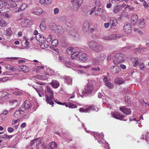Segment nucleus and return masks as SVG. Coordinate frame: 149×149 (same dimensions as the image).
<instances>
[{"instance_id": "1", "label": "nucleus", "mask_w": 149, "mask_h": 149, "mask_svg": "<svg viewBox=\"0 0 149 149\" xmlns=\"http://www.w3.org/2000/svg\"><path fill=\"white\" fill-rule=\"evenodd\" d=\"M45 98L46 102L50 105L54 104L52 99L53 97V91L51 89L49 86H47L45 90Z\"/></svg>"}, {"instance_id": "2", "label": "nucleus", "mask_w": 149, "mask_h": 149, "mask_svg": "<svg viewBox=\"0 0 149 149\" xmlns=\"http://www.w3.org/2000/svg\"><path fill=\"white\" fill-rule=\"evenodd\" d=\"M88 45L92 50L97 53L103 51L104 50V48L102 45L95 41L89 42Z\"/></svg>"}, {"instance_id": "3", "label": "nucleus", "mask_w": 149, "mask_h": 149, "mask_svg": "<svg viewBox=\"0 0 149 149\" xmlns=\"http://www.w3.org/2000/svg\"><path fill=\"white\" fill-rule=\"evenodd\" d=\"M124 55L121 53H118L116 54L113 60V63L115 65L118 64L124 61Z\"/></svg>"}, {"instance_id": "4", "label": "nucleus", "mask_w": 149, "mask_h": 149, "mask_svg": "<svg viewBox=\"0 0 149 149\" xmlns=\"http://www.w3.org/2000/svg\"><path fill=\"white\" fill-rule=\"evenodd\" d=\"M73 3V9L75 10H77L81 6L82 2V0H71Z\"/></svg>"}, {"instance_id": "5", "label": "nucleus", "mask_w": 149, "mask_h": 149, "mask_svg": "<svg viewBox=\"0 0 149 149\" xmlns=\"http://www.w3.org/2000/svg\"><path fill=\"white\" fill-rule=\"evenodd\" d=\"M92 86L89 84H88L84 88V90L82 92V95L91 93L93 90Z\"/></svg>"}, {"instance_id": "6", "label": "nucleus", "mask_w": 149, "mask_h": 149, "mask_svg": "<svg viewBox=\"0 0 149 149\" xmlns=\"http://www.w3.org/2000/svg\"><path fill=\"white\" fill-rule=\"evenodd\" d=\"M32 12L33 14L39 15L42 13L43 10L40 7H35L32 10Z\"/></svg>"}, {"instance_id": "7", "label": "nucleus", "mask_w": 149, "mask_h": 149, "mask_svg": "<svg viewBox=\"0 0 149 149\" xmlns=\"http://www.w3.org/2000/svg\"><path fill=\"white\" fill-rule=\"evenodd\" d=\"M36 91L38 93V95L40 97H42L44 96L43 93V89L42 86H39L38 87H33Z\"/></svg>"}, {"instance_id": "8", "label": "nucleus", "mask_w": 149, "mask_h": 149, "mask_svg": "<svg viewBox=\"0 0 149 149\" xmlns=\"http://www.w3.org/2000/svg\"><path fill=\"white\" fill-rule=\"evenodd\" d=\"M120 109L123 112L127 115H129L131 113L130 109L127 108L126 106L120 107Z\"/></svg>"}, {"instance_id": "9", "label": "nucleus", "mask_w": 149, "mask_h": 149, "mask_svg": "<svg viewBox=\"0 0 149 149\" xmlns=\"http://www.w3.org/2000/svg\"><path fill=\"white\" fill-rule=\"evenodd\" d=\"M111 70L113 73L117 74L120 72L121 69L119 66L116 65L111 67Z\"/></svg>"}, {"instance_id": "10", "label": "nucleus", "mask_w": 149, "mask_h": 149, "mask_svg": "<svg viewBox=\"0 0 149 149\" xmlns=\"http://www.w3.org/2000/svg\"><path fill=\"white\" fill-rule=\"evenodd\" d=\"M111 114L112 116L117 119L121 120L124 117V116L120 115L119 113L116 112H112Z\"/></svg>"}, {"instance_id": "11", "label": "nucleus", "mask_w": 149, "mask_h": 149, "mask_svg": "<svg viewBox=\"0 0 149 149\" xmlns=\"http://www.w3.org/2000/svg\"><path fill=\"white\" fill-rule=\"evenodd\" d=\"M104 12V10L103 9L98 8L95 10V14L97 16H101V17L102 18L103 17H104V16H102Z\"/></svg>"}, {"instance_id": "12", "label": "nucleus", "mask_w": 149, "mask_h": 149, "mask_svg": "<svg viewBox=\"0 0 149 149\" xmlns=\"http://www.w3.org/2000/svg\"><path fill=\"white\" fill-rule=\"evenodd\" d=\"M130 26V24L129 23H127L123 26V28L124 31L127 33H129L131 32V27Z\"/></svg>"}, {"instance_id": "13", "label": "nucleus", "mask_w": 149, "mask_h": 149, "mask_svg": "<svg viewBox=\"0 0 149 149\" xmlns=\"http://www.w3.org/2000/svg\"><path fill=\"white\" fill-rule=\"evenodd\" d=\"M24 113V111L21 110H19L15 112L13 116L15 118H18L19 117L21 116Z\"/></svg>"}, {"instance_id": "14", "label": "nucleus", "mask_w": 149, "mask_h": 149, "mask_svg": "<svg viewBox=\"0 0 149 149\" xmlns=\"http://www.w3.org/2000/svg\"><path fill=\"white\" fill-rule=\"evenodd\" d=\"M138 17L137 15L134 14L131 17L132 24L133 25L135 24L138 20Z\"/></svg>"}, {"instance_id": "15", "label": "nucleus", "mask_w": 149, "mask_h": 149, "mask_svg": "<svg viewBox=\"0 0 149 149\" xmlns=\"http://www.w3.org/2000/svg\"><path fill=\"white\" fill-rule=\"evenodd\" d=\"M88 58L87 55L85 53L82 54L80 55L79 56V59L83 61H86Z\"/></svg>"}, {"instance_id": "16", "label": "nucleus", "mask_w": 149, "mask_h": 149, "mask_svg": "<svg viewBox=\"0 0 149 149\" xmlns=\"http://www.w3.org/2000/svg\"><path fill=\"white\" fill-rule=\"evenodd\" d=\"M27 5L26 4L23 3L21 5L20 8H17L15 9V12H17L20 10H23L25 9Z\"/></svg>"}, {"instance_id": "17", "label": "nucleus", "mask_w": 149, "mask_h": 149, "mask_svg": "<svg viewBox=\"0 0 149 149\" xmlns=\"http://www.w3.org/2000/svg\"><path fill=\"white\" fill-rule=\"evenodd\" d=\"M96 57L100 61H102L105 59V56L104 53H102L97 54Z\"/></svg>"}, {"instance_id": "18", "label": "nucleus", "mask_w": 149, "mask_h": 149, "mask_svg": "<svg viewBox=\"0 0 149 149\" xmlns=\"http://www.w3.org/2000/svg\"><path fill=\"white\" fill-rule=\"evenodd\" d=\"M52 86L54 88H57L59 86V83L57 81L55 80H53L51 83Z\"/></svg>"}, {"instance_id": "19", "label": "nucleus", "mask_w": 149, "mask_h": 149, "mask_svg": "<svg viewBox=\"0 0 149 149\" xmlns=\"http://www.w3.org/2000/svg\"><path fill=\"white\" fill-rule=\"evenodd\" d=\"M144 21V19L143 18L140 19L139 24V26L140 28H143L145 26V22Z\"/></svg>"}, {"instance_id": "20", "label": "nucleus", "mask_w": 149, "mask_h": 149, "mask_svg": "<svg viewBox=\"0 0 149 149\" xmlns=\"http://www.w3.org/2000/svg\"><path fill=\"white\" fill-rule=\"evenodd\" d=\"M89 24L87 22H85L83 25V29L86 31H88L89 29Z\"/></svg>"}, {"instance_id": "21", "label": "nucleus", "mask_w": 149, "mask_h": 149, "mask_svg": "<svg viewBox=\"0 0 149 149\" xmlns=\"http://www.w3.org/2000/svg\"><path fill=\"white\" fill-rule=\"evenodd\" d=\"M20 69L22 70L24 72H28L29 71L30 69L26 65H22L20 67Z\"/></svg>"}, {"instance_id": "22", "label": "nucleus", "mask_w": 149, "mask_h": 149, "mask_svg": "<svg viewBox=\"0 0 149 149\" xmlns=\"http://www.w3.org/2000/svg\"><path fill=\"white\" fill-rule=\"evenodd\" d=\"M75 49L72 47H69L66 50L67 53L69 55H72L74 52Z\"/></svg>"}, {"instance_id": "23", "label": "nucleus", "mask_w": 149, "mask_h": 149, "mask_svg": "<svg viewBox=\"0 0 149 149\" xmlns=\"http://www.w3.org/2000/svg\"><path fill=\"white\" fill-rule=\"evenodd\" d=\"M110 35L111 37V40H115L122 37L121 35L120 36V35L117 34H111Z\"/></svg>"}, {"instance_id": "24", "label": "nucleus", "mask_w": 149, "mask_h": 149, "mask_svg": "<svg viewBox=\"0 0 149 149\" xmlns=\"http://www.w3.org/2000/svg\"><path fill=\"white\" fill-rule=\"evenodd\" d=\"M110 23L112 26H116L117 24V21L115 18H113L110 19Z\"/></svg>"}, {"instance_id": "25", "label": "nucleus", "mask_w": 149, "mask_h": 149, "mask_svg": "<svg viewBox=\"0 0 149 149\" xmlns=\"http://www.w3.org/2000/svg\"><path fill=\"white\" fill-rule=\"evenodd\" d=\"M53 29L55 31V32L58 33L60 32L62 29V27L61 26H56L55 27H54Z\"/></svg>"}, {"instance_id": "26", "label": "nucleus", "mask_w": 149, "mask_h": 149, "mask_svg": "<svg viewBox=\"0 0 149 149\" xmlns=\"http://www.w3.org/2000/svg\"><path fill=\"white\" fill-rule=\"evenodd\" d=\"M49 145H50L49 148L52 149H54V148H56L57 147V145L56 143L54 141L50 143Z\"/></svg>"}, {"instance_id": "27", "label": "nucleus", "mask_w": 149, "mask_h": 149, "mask_svg": "<svg viewBox=\"0 0 149 149\" xmlns=\"http://www.w3.org/2000/svg\"><path fill=\"white\" fill-rule=\"evenodd\" d=\"M68 85H70L72 83V79L69 77H66L65 78V81Z\"/></svg>"}, {"instance_id": "28", "label": "nucleus", "mask_w": 149, "mask_h": 149, "mask_svg": "<svg viewBox=\"0 0 149 149\" xmlns=\"http://www.w3.org/2000/svg\"><path fill=\"white\" fill-rule=\"evenodd\" d=\"M24 105L25 108L28 109L31 106V104L29 101L26 100L24 102Z\"/></svg>"}, {"instance_id": "29", "label": "nucleus", "mask_w": 149, "mask_h": 149, "mask_svg": "<svg viewBox=\"0 0 149 149\" xmlns=\"http://www.w3.org/2000/svg\"><path fill=\"white\" fill-rule=\"evenodd\" d=\"M0 94H2L3 95H1L2 97H3L2 100H5V99L7 100L9 98L8 96L9 95H7L6 94V93L5 92H3V93H0Z\"/></svg>"}, {"instance_id": "30", "label": "nucleus", "mask_w": 149, "mask_h": 149, "mask_svg": "<svg viewBox=\"0 0 149 149\" xmlns=\"http://www.w3.org/2000/svg\"><path fill=\"white\" fill-rule=\"evenodd\" d=\"M79 54V52H77L74 50V53L71 55V58L72 59H74Z\"/></svg>"}, {"instance_id": "31", "label": "nucleus", "mask_w": 149, "mask_h": 149, "mask_svg": "<svg viewBox=\"0 0 149 149\" xmlns=\"http://www.w3.org/2000/svg\"><path fill=\"white\" fill-rule=\"evenodd\" d=\"M66 24L68 27H70L73 25V22L72 20H68L66 21Z\"/></svg>"}, {"instance_id": "32", "label": "nucleus", "mask_w": 149, "mask_h": 149, "mask_svg": "<svg viewBox=\"0 0 149 149\" xmlns=\"http://www.w3.org/2000/svg\"><path fill=\"white\" fill-rule=\"evenodd\" d=\"M40 27L41 31H44L45 29V23L43 22L41 23L40 25Z\"/></svg>"}, {"instance_id": "33", "label": "nucleus", "mask_w": 149, "mask_h": 149, "mask_svg": "<svg viewBox=\"0 0 149 149\" xmlns=\"http://www.w3.org/2000/svg\"><path fill=\"white\" fill-rule=\"evenodd\" d=\"M120 10V8L119 7V5H116L114 7L113 12L115 13H118Z\"/></svg>"}, {"instance_id": "34", "label": "nucleus", "mask_w": 149, "mask_h": 149, "mask_svg": "<svg viewBox=\"0 0 149 149\" xmlns=\"http://www.w3.org/2000/svg\"><path fill=\"white\" fill-rule=\"evenodd\" d=\"M58 44V41L57 39L53 40L52 42V44L53 46H57Z\"/></svg>"}, {"instance_id": "35", "label": "nucleus", "mask_w": 149, "mask_h": 149, "mask_svg": "<svg viewBox=\"0 0 149 149\" xmlns=\"http://www.w3.org/2000/svg\"><path fill=\"white\" fill-rule=\"evenodd\" d=\"M7 25L6 22L4 20H0V26L5 27Z\"/></svg>"}, {"instance_id": "36", "label": "nucleus", "mask_w": 149, "mask_h": 149, "mask_svg": "<svg viewBox=\"0 0 149 149\" xmlns=\"http://www.w3.org/2000/svg\"><path fill=\"white\" fill-rule=\"evenodd\" d=\"M7 67L8 68V69H10L11 71L15 72L17 70L16 68H15L14 67L10 65H7Z\"/></svg>"}, {"instance_id": "37", "label": "nucleus", "mask_w": 149, "mask_h": 149, "mask_svg": "<svg viewBox=\"0 0 149 149\" xmlns=\"http://www.w3.org/2000/svg\"><path fill=\"white\" fill-rule=\"evenodd\" d=\"M100 60L96 57L94 58L93 61V64L95 65H97L100 62Z\"/></svg>"}, {"instance_id": "38", "label": "nucleus", "mask_w": 149, "mask_h": 149, "mask_svg": "<svg viewBox=\"0 0 149 149\" xmlns=\"http://www.w3.org/2000/svg\"><path fill=\"white\" fill-rule=\"evenodd\" d=\"M94 2L97 6H100L101 5L100 0H94Z\"/></svg>"}, {"instance_id": "39", "label": "nucleus", "mask_w": 149, "mask_h": 149, "mask_svg": "<svg viewBox=\"0 0 149 149\" xmlns=\"http://www.w3.org/2000/svg\"><path fill=\"white\" fill-rule=\"evenodd\" d=\"M7 34L8 36H10L11 35L12 32L10 29L8 28L6 29Z\"/></svg>"}, {"instance_id": "40", "label": "nucleus", "mask_w": 149, "mask_h": 149, "mask_svg": "<svg viewBox=\"0 0 149 149\" xmlns=\"http://www.w3.org/2000/svg\"><path fill=\"white\" fill-rule=\"evenodd\" d=\"M105 84L106 86L109 88H113V86L112 84L108 81L106 82L105 83Z\"/></svg>"}, {"instance_id": "41", "label": "nucleus", "mask_w": 149, "mask_h": 149, "mask_svg": "<svg viewBox=\"0 0 149 149\" xmlns=\"http://www.w3.org/2000/svg\"><path fill=\"white\" fill-rule=\"evenodd\" d=\"M43 37L42 35H41L39 33L37 34L36 36V38L37 40L40 41V39Z\"/></svg>"}, {"instance_id": "42", "label": "nucleus", "mask_w": 149, "mask_h": 149, "mask_svg": "<svg viewBox=\"0 0 149 149\" xmlns=\"http://www.w3.org/2000/svg\"><path fill=\"white\" fill-rule=\"evenodd\" d=\"M110 35L105 36L103 37L102 38L106 40H111Z\"/></svg>"}, {"instance_id": "43", "label": "nucleus", "mask_w": 149, "mask_h": 149, "mask_svg": "<svg viewBox=\"0 0 149 149\" xmlns=\"http://www.w3.org/2000/svg\"><path fill=\"white\" fill-rule=\"evenodd\" d=\"M10 7L11 8H15L17 6V4L16 3H11L9 4Z\"/></svg>"}, {"instance_id": "44", "label": "nucleus", "mask_w": 149, "mask_h": 149, "mask_svg": "<svg viewBox=\"0 0 149 149\" xmlns=\"http://www.w3.org/2000/svg\"><path fill=\"white\" fill-rule=\"evenodd\" d=\"M40 46L42 49H44L47 47V45H45V43L42 42L40 43Z\"/></svg>"}, {"instance_id": "45", "label": "nucleus", "mask_w": 149, "mask_h": 149, "mask_svg": "<svg viewBox=\"0 0 149 149\" xmlns=\"http://www.w3.org/2000/svg\"><path fill=\"white\" fill-rule=\"evenodd\" d=\"M65 65L68 68H71V65L70 62L68 61H66L65 63Z\"/></svg>"}, {"instance_id": "46", "label": "nucleus", "mask_w": 149, "mask_h": 149, "mask_svg": "<svg viewBox=\"0 0 149 149\" xmlns=\"http://www.w3.org/2000/svg\"><path fill=\"white\" fill-rule=\"evenodd\" d=\"M88 108L84 109L81 108H80L79 111L81 112H87L88 111Z\"/></svg>"}, {"instance_id": "47", "label": "nucleus", "mask_w": 149, "mask_h": 149, "mask_svg": "<svg viewBox=\"0 0 149 149\" xmlns=\"http://www.w3.org/2000/svg\"><path fill=\"white\" fill-rule=\"evenodd\" d=\"M77 107V106L75 104H72L71 103H70L69 108H76Z\"/></svg>"}, {"instance_id": "48", "label": "nucleus", "mask_w": 149, "mask_h": 149, "mask_svg": "<svg viewBox=\"0 0 149 149\" xmlns=\"http://www.w3.org/2000/svg\"><path fill=\"white\" fill-rule=\"evenodd\" d=\"M59 12V10L58 8H55L54 10V14H58Z\"/></svg>"}, {"instance_id": "49", "label": "nucleus", "mask_w": 149, "mask_h": 149, "mask_svg": "<svg viewBox=\"0 0 149 149\" xmlns=\"http://www.w3.org/2000/svg\"><path fill=\"white\" fill-rule=\"evenodd\" d=\"M52 36L50 34L49 35L48 37L47 38V42H49L51 41L52 40Z\"/></svg>"}, {"instance_id": "50", "label": "nucleus", "mask_w": 149, "mask_h": 149, "mask_svg": "<svg viewBox=\"0 0 149 149\" xmlns=\"http://www.w3.org/2000/svg\"><path fill=\"white\" fill-rule=\"evenodd\" d=\"M140 102L144 106H146L149 104L145 102L143 100H141L140 101Z\"/></svg>"}, {"instance_id": "51", "label": "nucleus", "mask_w": 149, "mask_h": 149, "mask_svg": "<svg viewBox=\"0 0 149 149\" xmlns=\"http://www.w3.org/2000/svg\"><path fill=\"white\" fill-rule=\"evenodd\" d=\"M52 1V0H45V4L48 5L50 4Z\"/></svg>"}, {"instance_id": "52", "label": "nucleus", "mask_w": 149, "mask_h": 149, "mask_svg": "<svg viewBox=\"0 0 149 149\" xmlns=\"http://www.w3.org/2000/svg\"><path fill=\"white\" fill-rule=\"evenodd\" d=\"M96 8V7H94V8H92L90 13V15H91L95 11V9Z\"/></svg>"}, {"instance_id": "53", "label": "nucleus", "mask_w": 149, "mask_h": 149, "mask_svg": "<svg viewBox=\"0 0 149 149\" xmlns=\"http://www.w3.org/2000/svg\"><path fill=\"white\" fill-rule=\"evenodd\" d=\"M140 68L141 70H143L144 68V65L143 63H141L139 65Z\"/></svg>"}, {"instance_id": "54", "label": "nucleus", "mask_w": 149, "mask_h": 149, "mask_svg": "<svg viewBox=\"0 0 149 149\" xmlns=\"http://www.w3.org/2000/svg\"><path fill=\"white\" fill-rule=\"evenodd\" d=\"M54 102L57 103L58 104L62 105H65V103H62L59 102H58L57 101V100H54Z\"/></svg>"}, {"instance_id": "55", "label": "nucleus", "mask_w": 149, "mask_h": 149, "mask_svg": "<svg viewBox=\"0 0 149 149\" xmlns=\"http://www.w3.org/2000/svg\"><path fill=\"white\" fill-rule=\"evenodd\" d=\"M88 111L90 110H95V108L94 106H92L88 108Z\"/></svg>"}, {"instance_id": "56", "label": "nucleus", "mask_w": 149, "mask_h": 149, "mask_svg": "<svg viewBox=\"0 0 149 149\" xmlns=\"http://www.w3.org/2000/svg\"><path fill=\"white\" fill-rule=\"evenodd\" d=\"M36 69H43L45 68V66H36Z\"/></svg>"}, {"instance_id": "57", "label": "nucleus", "mask_w": 149, "mask_h": 149, "mask_svg": "<svg viewBox=\"0 0 149 149\" xmlns=\"http://www.w3.org/2000/svg\"><path fill=\"white\" fill-rule=\"evenodd\" d=\"M8 79V77H5L1 78V81L3 82L6 81Z\"/></svg>"}, {"instance_id": "58", "label": "nucleus", "mask_w": 149, "mask_h": 149, "mask_svg": "<svg viewBox=\"0 0 149 149\" xmlns=\"http://www.w3.org/2000/svg\"><path fill=\"white\" fill-rule=\"evenodd\" d=\"M14 130L11 127H9L8 128V131L9 132H13Z\"/></svg>"}, {"instance_id": "59", "label": "nucleus", "mask_w": 149, "mask_h": 149, "mask_svg": "<svg viewBox=\"0 0 149 149\" xmlns=\"http://www.w3.org/2000/svg\"><path fill=\"white\" fill-rule=\"evenodd\" d=\"M139 64V61L137 60H136L134 62V63L133 64V66L134 67H135L137 65H138Z\"/></svg>"}, {"instance_id": "60", "label": "nucleus", "mask_w": 149, "mask_h": 149, "mask_svg": "<svg viewBox=\"0 0 149 149\" xmlns=\"http://www.w3.org/2000/svg\"><path fill=\"white\" fill-rule=\"evenodd\" d=\"M21 118H20V119H18L17 120H13V124H15L16 123L19 122V121H20V120H21Z\"/></svg>"}, {"instance_id": "61", "label": "nucleus", "mask_w": 149, "mask_h": 149, "mask_svg": "<svg viewBox=\"0 0 149 149\" xmlns=\"http://www.w3.org/2000/svg\"><path fill=\"white\" fill-rule=\"evenodd\" d=\"M143 4L145 8H146L148 7V6L147 5V3L145 1H144V3Z\"/></svg>"}, {"instance_id": "62", "label": "nucleus", "mask_w": 149, "mask_h": 149, "mask_svg": "<svg viewBox=\"0 0 149 149\" xmlns=\"http://www.w3.org/2000/svg\"><path fill=\"white\" fill-rule=\"evenodd\" d=\"M5 134V136H5V138H6V139H10L13 136L12 135L9 136L7 135L6 134Z\"/></svg>"}, {"instance_id": "63", "label": "nucleus", "mask_w": 149, "mask_h": 149, "mask_svg": "<svg viewBox=\"0 0 149 149\" xmlns=\"http://www.w3.org/2000/svg\"><path fill=\"white\" fill-rule=\"evenodd\" d=\"M109 26V23H108V22L104 24V27L106 28H108Z\"/></svg>"}, {"instance_id": "64", "label": "nucleus", "mask_w": 149, "mask_h": 149, "mask_svg": "<svg viewBox=\"0 0 149 149\" xmlns=\"http://www.w3.org/2000/svg\"><path fill=\"white\" fill-rule=\"evenodd\" d=\"M120 66V68L123 69H125L126 68V66L123 64H121Z\"/></svg>"}]
</instances>
